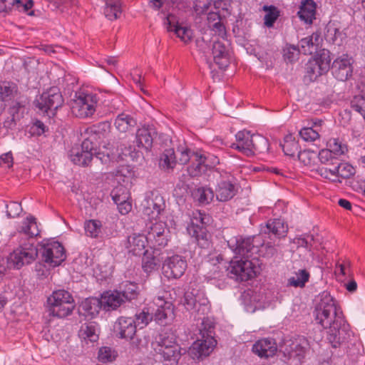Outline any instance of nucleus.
I'll use <instances>...</instances> for the list:
<instances>
[{
	"mask_svg": "<svg viewBox=\"0 0 365 365\" xmlns=\"http://www.w3.org/2000/svg\"><path fill=\"white\" fill-rule=\"evenodd\" d=\"M282 146L284 154L289 156H294L299 150L298 143L291 134L285 136Z\"/></svg>",
	"mask_w": 365,
	"mask_h": 365,
	"instance_id": "48",
	"label": "nucleus"
},
{
	"mask_svg": "<svg viewBox=\"0 0 365 365\" xmlns=\"http://www.w3.org/2000/svg\"><path fill=\"white\" fill-rule=\"evenodd\" d=\"M165 202L160 195H156L146 200L143 207V213L150 219H156L164 210Z\"/></svg>",
	"mask_w": 365,
	"mask_h": 365,
	"instance_id": "20",
	"label": "nucleus"
},
{
	"mask_svg": "<svg viewBox=\"0 0 365 365\" xmlns=\"http://www.w3.org/2000/svg\"><path fill=\"white\" fill-rule=\"evenodd\" d=\"M79 336L91 341H96L98 339V329L93 323L84 324L79 331Z\"/></svg>",
	"mask_w": 365,
	"mask_h": 365,
	"instance_id": "45",
	"label": "nucleus"
},
{
	"mask_svg": "<svg viewBox=\"0 0 365 365\" xmlns=\"http://www.w3.org/2000/svg\"><path fill=\"white\" fill-rule=\"evenodd\" d=\"M343 34L336 28H328L326 33V38L327 41L332 42L334 44L340 45L342 42Z\"/></svg>",
	"mask_w": 365,
	"mask_h": 365,
	"instance_id": "62",
	"label": "nucleus"
},
{
	"mask_svg": "<svg viewBox=\"0 0 365 365\" xmlns=\"http://www.w3.org/2000/svg\"><path fill=\"white\" fill-rule=\"evenodd\" d=\"M192 196L200 203L207 204L212 200L214 193L210 188L199 187L192 192Z\"/></svg>",
	"mask_w": 365,
	"mask_h": 365,
	"instance_id": "44",
	"label": "nucleus"
},
{
	"mask_svg": "<svg viewBox=\"0 0 365 365\" xmlns=\"http://www.w3.org/2000/svg\"><path fill=\"white\" fill-rule=\"evenodd\" d=\"M315 319L322 327L331 326L334 319L343 317L342 312L336 307L334 299L328 294L322 296L314 310Z\"/></svg>",
	"mask_w": 365,
	"mask_h": 365,
	"instance_id": "4",
	"label": "nucleus"
},
{
	"mask_svg": "<svg viewBox=\"0 0 365 365\" xmlns=\"http://www.w3.org/2000/svg\"><path fill=\"white\" fill-rule=\"evenodd\" d=\"M174 346H180L177 343L176 336L174 333L171 331H165L160 333L156 336L155 341L153 342V347L154 351L155 349H165L168 347Z\"/></svg>",
	"mask_w": 365,
	"mask_h": 365,
	"instance_id": "27",
	"label": "nucleus"
},
{
	"mask_svg": "<svg viewBox=\"0 0 365 365\" xmlns=\"http://www.w3.org/2000/svg\"><path fill=\"white\" fill-rule=\"evenodd\" d=\"M351 108L359 113L364 117L365 116V97L357 96L354 98L351 103Z\"/></svg>",
	"mask_w": 365,
	"mask_h": 365,
	"instance_id": "64",
	"label": "nucleus"
},
{
	"mask_svg": "<svg viewBox=\"0 0 365 365\" xmlns=\"http://www.w3.org/2000/svg\"><path fill=\"white\" fill-rule=\"evenodd\" d=\"M155 352L164 365H178L182 355L180 346H174L165 349H155Z\"/></svg>",
	"mask_w": 365,
	"mask_h": 365,
	"instance_id": "18",
	"label": "nucleus"
},
{
	"mask_svg": "<svg viewBox=\"0 0 365 365\" xmlns=\"http://www.w3.org/2000/svg\"><path fill=\"white\" fill-rule=\"evenodd\" d=\"M241 258L232 260L227 267L228 275L239 281H247L255 277L259 272V268L253 261Z\"/></svg>",
	"mask_w": 365,
	"mask_h": 365,
	"instance_id": "7",
	"label": "nucleus"
},
{
	"mask_svg": "<svg viewBox=\"0 0 365 365\" xmlns=\"http://www.w3.org/2000/svg\"><path fill=\"white\" fill-rule=\"evenodd\" d=\"M309 272L305 269H299L293 272V275L288 279V285L294 287L302 288L309 281Z\"/></svg>",
	"mask_w": 365,
	"mask_h": 365,
	"instance_id": "37",
	"label": "nucleus"
},
{
	"mask_svg": "<svg viewBox=\"0 0 365 365\" xmlns=\"http://www.w3.org/2000/svg\"><path fill=\"white\" fill-rule=\"evenodd\" d=\"M314 60L318 63V65L321 67V71H324V73L329 70L331 59L329 51L322 50Z\"/></svg>",
	"mask_w": 365,
	"mask_h": 365,
	"instance_id": "54",
	"label": "nucleus"
},
{
	"mask_svg": "<svg viewBox=\"0 0 365 365\" xmlns=\"http://www.w3.org/2000/svg\"><path fill=\"white\" fill-rule=\"evenodd\" d=\"M148 241L147 237L141 235H133L128 237V248L134 255H143L145 251V244Z\"/></svg>",
	"mask_w": 365,
	"mask_h": 365,
	"instance_id": "30",
	"label": "nucleus"
},
{
	"mask_svg": "<svg viewBox=\"0 0 365 365\" xmlns=\"http://www.w3.org/2000/svg\"><path fill=\"white\" fill-rule=\"evenodd\" d=\"M155 135V130L152 126L143 125L138 128L135 134L138 146L149 150L153 145V137Z\"/></svg>",
	"mask_w": 365,
	"mask_h": 365,
	"instance_id": "22",
	"label": "nucleus"
},
{
	"mask_svg": "<svg viewBox=\"0 0 365 365\" xmlns=\"http://www.w3.org/2000/svg\"><path fill=\"white\" fill-rule=\"evenodd\" d=\"M104 1L106 4L105 16L110 21L118 19L122 12L120 2L118 0H104Z\"/></svg>",
	"mask_w": 365,
	"mask_h": 365,
	"instance_id": "36",
	"label": "nucleus"
},
{
	"mask_svg": "<svg viewBox=\"0 0 365 365\" xmlns=\"http://www.w3.org/2000/svg\"><path fill=\"white\" fill-rule=\"evenodd\" d=\"M98 99L96 95L83 92L76 93L71 101V110L73 115L86 118L92 116L96 110Z\"/></svg>",
	"mask_w": 365,
	"mask_h": 365,
	"instance_id": "5",
	"label": "nucleus"
},
{
	"mask_svg": "<svg viewBox=\"0 0 365 365\" xmlns=\"http://www.w3.org/2000/svg\"><path fill=\"white\" fill-rule=\"evenodd\" d=\"M176 164V158L173 149L165 150L160 158L159 165L165 170H173Z\"/></svg>",
	"mask_w": 365,
	"mask_h": 365,
	"instance_id": "41",
	"label": "nucleus"
},
{
	"mask_svg": "<svg viewBox=\"0 0 365 365\" xmlns=\"http://www.w3.org/2000/svg\"><path fill=\"white\" fill-rule=\"evenodd\" d=\"M318 158L321 164L316 168V173L325 179L341 182L339 179H334L337 173V165L339 163L338 157L333 155L327 150H322L318 154Z\"/></svg>",
	"mask_w": 365,
	"mask_h": 365,
	"instance_id": "8",
	"label": "nucleus"
},
{
	"mask_svg": "<svg viewBox=\"0 0 365 365\" xmlns=\"http://www.w3.org/2000/svg\"><path fill=\"white\" fill-rule=\"evenodd\" d=\"M279 352L289 365H300L304 357L305 349L297 342L287 340L279 345Z\"/></svg>",
	"mask_w": 365,
	"mask_h": 365,
	"instance_id": "9",
	"label": "nucleus"
},
{
	"mask_svg": "<svg viewBox=\"0 0 365 365\" xmlns=\"http://www.w3.org/2000/svg\"><path fill=\"white\" fill-rule=\"evenodd\" d=\"M353 67L351 59L346 57L336 59L332 64V72L335 78L339 81H346L352 74Z\"/></svg>",
	"mask_w": 365,
	"mask_h": 365,
	"instance_id": "16",
	"label": "nucleus"
},
{
	"mask_svg": "<svg viewBox=\"0 0 365 365\" xmlns=\"http://www.w3.org/2000/svg\"><path fill=\"white\" fill-rule=\"evenodd\" d=\"M213 59L220 68H226L229 64L230 54L227 45L220 41L213 43L212 47Z\"/></svg>",
	"mask_w": 365,
	"mask_h": 365,
	"instance_id": "19",
	"label": "nucleus"
},
{
	"mask_svg": "<svg viewBox=\"0 0 365 365\" xmlns=\"http://www.w3.org/2000/svg\"><path fill=\"white\" fill-rule=\"evenodd\" d=\"M66 258V250L58 241L47 240V264L52 267L59 266Z\"/></svg>",
	"mask_w": 365,
	"mask_h": 365,
	"instance_id": "13",
	"label": "nucleus"
},
{
	"mask_svg": "<svg viewBox=\"0 0 365 365\" xmlns=\"http://www.w3.org/2000/svg\"><path fill=\"white\" fill-rule=\"evenodd\" d=\"M236 143L231 148L238 150L247 156H252L257 153H264L269 150L268 140L259 134L252 135L250 131H239L236 135Z\"/></svg>",
	"mask_w": 365,
	"mask_h": 365,
	"instance_id": "2",
	"label": "nucleus"
},
{
	"mask_svg": "<svg viewBox=\"0 0 365 365\" xmlns=\"http://www.w3.org/2000/svg\"><path fill=\"white\" fill-rule=\"evenodd\" d=\"M328 145L329 148L327 150L336 157L344 155L348 150L347 146L343 144L338 138L330 139L328 142Z\"/></svg>",
	"mask_w": 365,
	"mask_h": 365,
	"instance_id": "51",
	"label": "nucleus"
},
{
	"mask_svg": "<svg viewBox=\"0 0 365 365\" xmlns=\"http://www.w3.org/2000/svg\"><path fill=\"white\" fill-rule=\"evenodd\" d=\"M307 73L311 79L317 78L318 76H322L324 73V71H321V67L318 65L314 59L309 61L306 66Z\"/></svg>",
	"mask_w": 365,
	"mask_h": 365,
	"instance_id": "63",
	"label": "nucleus"
},
{
	"mask_svg": "<svg viewBox=\"0 0 365 365\" xmlns=\"http://www.w3.org/2000/svg\"><path fill=\"white\" fill-rule=\"evenodd\" d=\"M17 93L16 84L10 81H0V101H9L14 98Z\"/></svg>",
	"mask_w": 365,
	"mask_h": 365,
	"instance_id": "34",
	"label": "nucleus"
},
{
	"mask_svg": "<svg viewBox=\"0 0 365 365\" xmlns=\"http://www.w3.org/2000/svg\"><path fill=\"white\" fill-rule=\"evenodd\" d=\"M71 159L76 165L87 166L93 159V154L85 153L78 148L71 150Z\"/></svg>",
	"mask_w": 365,
	"mask_h": 365,
	"instance_id": "40",
	"label": "nucleus"
},
{
	"mask_svg": "<svg viewBox=\"0 0 365 365\" xmlns=\"http://www.w3.org/2000/svg\"><path fill=\"white\" fill-rule=\"evenodd\" d=\"M120 292L125 302L135 299L138 294L137 284L131 282H127L124 286L123 290Z\"/></svg>",
	"mask_w": 365,
	"mask_h": 365,
	"instance_id": "56",
	"label": "nucleus"
},
{
	"mask_svg": "<svg viewBox=\"0 0 365 365\" xmlns=\"http://www.w3.org/2000/svg\"><path fill=\"white\" fill-rule=\"evenodd\" d=\"M255 240V237H240L234 240H229L227 242L237 255L242 257L243 259H249L254 251L257 252L258 250L257 246L254 245Z\"/></svg>",
	"mask_w": 365,
	"mask_h": 365,
	"instance_id": "11",
	"label": "nucleus"
},
{
	"mask_svg": "<svg viewBox=\"0 0 365 365\" xmlns=\"http://www.w3.org/2000/svg\"><path fill=\"white\" fill-rule=\"evenodd\" d=\"M78 0H47V7L51 10H59L61 13L66 11L68 8L77 6Z\"/></svg>",
	"mask_w": 365,
	"mask_h": 365,
	"instance_id": "42",
	"label": "nucleus"
},
{
	"mask_svg": "<svg viewBox=\"0 0 365 365\" xmlns=\"http://www.w3.org/2000/svg\"><path fill=\"white\" fill-rule=\"evenodd\" d=\"M103 309L106 311L115 310L125 302L120 291H108L101 298Z\"/></svg>",
	"mask_w": 365,
	"mask_h": 365,
	"instance_id": "21",
	"label": "nucleus"
},
{
	"mask_svg": "<svg viewBox=\"0 0 365 365\" xmlns=\"http://www.w3.org/2000/svg\"><path fill=\"white\" fill-rule=\"evenodd\" d=\"M300 50L295 46H287L283 49V56L286 61L292 63L298 58Z\"/></svg>",
	"mask_w": 365,
	"mask_h": 365,
	"instance_id": "59",
	"label": "nucleus"
},
{
	"mask_svg": "<svg viewBox=\"0 0 365 365\" xmlns=\"http://www.w3.org/2000/svg\"><path fill=\"white\" fill-rule=\"evenodd\" d=\"M137 125L136 120L130 115L122 113L118 115L114 125L120 133H126Z\"/></svg>",
	"mask_w": 365,
	"mask_h": 365,
	"instance_id": "28",
	"label": "nucleus"
},
{
	"mask_svg": "<svg viewBox=\"0 0 365 365\" xmlns=\"http://www.w3.org/2000/svg\"><path fill=\"white\" fill-rule=\"evenodd\" d=\"M187 268L186 261L179 255L168 257L165 261L163 269L168 278H180L184 274Z\"/></svg>",
	"mask_w": 365,
	"mask_h": 365,
	"instance_id": "12",
	"label": "nucleus"
},
{
	"mask_svg": "<svg viewBox=\"0 0 365 365\" xmlns=\"http://www.w3.org/2000/svg\"><path fill=\"white\" fill-rule=\"evenodd\" d=\"M200 336L190 347L189 355L194 360H202L213 351L217 341L215 339L214 324L208 318H204L199 328Z\"/></svg>",
	"mask_w": 365,
	"mask_h": 365,
	"instance_id": "1",
	"label": "nucleus"
},
{
	"mask_svg": "<svg viewBox=\"0 0 365 365\" xmlns=\"http://www.w3.org/2000/svg\"><path fill=\"white\" fill-rule=\"evenodd\" d=\"M38 247L28 243L20 245L14 250L7 258L9 268L20 269L26 264H31L38 256Z\"/></svg>",
	"mask_w": 365,
	"mask_h": 365,
	"instance_id": "6",
	"label": "nucleus"
},
{
	"mask_svg": "<svg viewBox=\"0 0 365 365\" xmlns=\"http://www.w3.org/2000/svg\"><path fill=\"white\" fill-rule=\"evenodd\" d=\"M195 157L196 163H193L189 166L187 169L188 174L191 177H195L201 175L202 173L206 170V165H205V157L202 155H198L197 153H193Z\"/></svg>",
	"mask_w": 365,
	"mask_h": 365,
	"instance_id": "43",
	"label": "nucleus"
},
{
	"mask_svg": "<svg viewBox=\"0 0 365 365\" xmlns=\"http://www.w3.org/2000/svg\"><path fill=\"white\" fill-rule=\"evenodd\" d=\"M328 328L329 329L328 339L334 348L348 341L351 336L349 326L344 319V316L341 317L339 316L334 319L331 326Z\"/></svg>",
	"mask_w": 365,
	"mask_h": 365,
	"instance_id": "10",
	"label": "nucleus"
},
{
	"mask_svg": "<svg viewBox=\"0 0 365 365\" xmlns=\"http://www.w3.org/2000/svg\"><path fill=\"white\" fill-rule=\"evenodd\" d=\"M21 234L25 235L29 238H34L38 235L39 230L36 221V218L32 216L27 217L21 223L19 228Z\"/></svg>",
	"mask_w": 365,
	"mask_h": 365,
	"instance_id": "32",
	"label": "nucleus"
},
{
	"mask_svg": "<svg viewBox=\"0 0 365 365\" xmlns=\"http://www.w3.org/2000/svg\"><path fill=\"white\" fill-rule=\"evenodd\" d=\"M215 192L217 200L226 202L235 195L237 190L230 181H222L218 184Z\"/></svg>",
	"mask_w": 365,
	"mask_h": 365,
	"instance_id": "26",
	"label": "nucleus"
},
{
	"mask_svg": "<svg viewBox=\"0 0 365 365\" xmlns=\"http://www.w3.org/2000/svg\"><path fill=\"white\" fill-rule=\"evenodd\" d=\"M355 174V169L350 164L346 163H340L337 165V173L334 179L349 178Z\"/></svg>",
	"mask_w": 365,
	"mask_h": 365,
	"instance_id": "55",
	"label": "nucleus"
},
{
	"mask_svg": "<svg viewBox=\"0 0 365 365\" xmlns=\"http://www.w3.org/2000/svg\"><path fill=\"white\" fill-rule=\"evenodd\" d=\"M43 241L44 240L39 244L38 248V255H40L41 260L36 263L35 266V272L39 279L44 278L46 270V243H44Z\"/></svg>",
	"mask_w": 365,
	"mask_h": 365,
	"instance_id": "46",
	"label": "nucleus"
},
{
	"mask_svg": "<svg viewBox=\"0 0 365 365\" xmlns=\"http://www.w3.org/2000/svg\"><path fill=\"white\" fill-rule=\"evenodd\" d=\"M86 131L96 135L99 138L106 137L110 131V123L108 121L101 122L87 128Z\"/></svg>",
	"mask_w": 365,
	"mask_h": 365,
	"instance_id": "50",
	"label": "nucleus"
},
{
	"mask_svg": "<svg viewBox=\"0 0 365 365\" xmlns=\"http://www.w3.org/2000/svg\"><path fill=\"white\" fill-rule=\"evenodd\" d=\"M73 299L71 295L65 290H58L53 292V294L47 297V305L58 304L65 302H70Z\"/></svg>",
	"mask_w": 365,
	"mask_h": 365,
	"instance_id": "47",
	"label": "nucleus"
},
{
	"mask_svg": "<svg viewBox=\"0 0 365 365\" xmlns=\"http://www.w3.org/2000/svg\"><path fill=\"white\" fill-rule=\"evenodd\" d=\"M81 312L86 316L94 317L96 316L101 308H103L101 299L96 297H91L86 299L80 305Z\"/></svg>",
	"mask_w": 365,
	"mask_h": 365,
	"instance_id": "29",
	"label": "nucleus"
},
{
	"mask_svg": "<svg viewBox=\"0 0 365 365\" xmlns=\"http://www.w3.org/2000/svg\"><path fill=\"white\" fill-rule=\"evenodd\" d=\"M277 346L272 339L258 340L252 346V351L261 358L273 356L277 351Z\"/></svg>",
	"mask_w": 365,
	"mask_h": 365,
	"instance_id": "17",
	"label": "nucleus"
},
{
	"mask_svg": "<svg viewBox=\"0 0 365 365\" xmlns=\"http://www.w3.org/2000/svg\"><path fill=\"white\" fill-rule=\"evenodd\" d=\"M64 100L60 89L57 86L51 87L47 89V110H50L53 116L55 110H57L63 104ZM47 115L50 117L48 111Z\"/></svg>",
	"mask_w": 365,
	"mask_h": 365,
	"instance_id": "23",
	"label": "nucleus"
},
{
	"mask_svg": "<svg viewBox=\"0 0 365 365\" xmlns=\"http://www.w3.org/2000/svg\"><path fill=\"white\" fill-rule=\"evenodd\" d=\"M81 150L85 153H90L91 154H93V155H95L96 158L101 160L103 163H106L110 160V158H113L115 155L113 152H106V153L101 152L96 153L93 143L88 138L83 141Z\"/></svg>",
	"mask_w": 365,
	"mask_h": 365,
	"instance_id": "33",
	"label": "nucleus"
},
{
	"mask_svg": "<svg viewBox=\"0 0 365 365\" xmlns=\"http://www.w3.org/2000/svg\"><path fill=\"white\" fill-rule=\"evenodd\" d=\"M318 155L314 151L304 150L298 153V158L304 165L311 166L313 165Z\"/></svg>",
	"mask_w": 365,
	"mask_h": 365,
	"instance_id": "58",
	"label": "nucleus"
},
{
	"mask_svg": "<svg viewBox=\"0 0 365 365\" xmlns=\"http://www.w3.org/2000/svg\"><path fill=\"white\" fill-rule=\"evenodd\" d=\"M322 120H318L314 123L313 127H307L302 128L299 131L300 136L305 141H314L319 138V132L321 131L319 128L321 126Z\"/></svg>",
	"mask_w": 365,
	"mask_h": 365,
	"instance_id": "38",
	"label": "nucleus"
},
{
	"mask_svg": "<svg viewBox=\"0 0 365 365\" xmlns=\"http://www.w3.org/2000/svg\"><path fill=\"white\" fill-rule=\"evenodd\" d=\"M63 53V49L59 46H47V56H49L52 58L51 62L56 66H59L61 59L58 57L62 56Z\"/></svg>",
	"mask_w": 365,
	"mask_h": 365,
	"instance_id": "57",
	"label": "nucleus"
},
{
	"mask_svg": "<svg viewBox=\"0 0 365 365\" xmlns=\"http://www.w3.org/2000/svg\"><path fill=\"white\" fill-rule=\"evenodd\" d=\"M262 10L266 13L264 16V24L267 28H272L274 22L280 16V11L274 6L264 5Z\"/></svg>",
	"mask_w": 365,
	"mask_h": 365,
	"instance_id": "39",
	"label": "nucleus"
},
{
	"mask_svg": "<svg viewBox=\"0 0 365 365\" xmlns=\"http://www.w3.org/2000/svg\"><path fill=\"white\" fill-rule=\"evenodd\" d=\"M44 123L38 120H33L31 123L28 126V132L31 136H39L45 132Z\"/></svg>",
	"mask_w": 365,
	"mask_h": 365,
	"instance_id": "60",
	"label": "nucleus"
},
{
	"mask_svg": "<svg viewBox=\"0 0 365 365\" xmlns=\"http://www.w3.org/2000/svg\"><path fill=\"white\" fill-rule=\"evenodd\" d=\"M102 224L99 220H90L85 222V230L87 236L91 237H98L101 230Z\"/></svg>",
	"mask_w": 365,
	"mask_h": 365,
	"instance_id": "53",
	"label": "nucleus"
},
{
	"mask_svg": "<svg viewBox=\"0 0 365 365\" xmlns=\"http://www.w3.org/2000/svg\"><path fill=\"white\" fill-rule=\"evenodd\" d=\"M301 51L305 54H312L317 51L316 43H314L312 37H306L300 41Z\"/></svg>",
	"mask_w": 365,
	"mask_h": 365,
	"instance_id": "61",
	"label": "nucleus"
},
{
	"mask_svg": "<svg viewBox=\"0 0 365 365\" xmlns=\"http://www.w3.org/2000/svg\"><path fill=\"white\" fill-rule=\"evenodd\" d=\"M165 231L166 227L165 223L162 222L153 223L148 227L147 239L149 241H153V238L165 234Z\"/></svg>",
	"mask_w": 365,
	"mask_h": 365,
	"instance_id": "52",
	"label": "nucleus"
},
{
	"mask_svg": "<svg viewBox=\"0 0 365 365\" xmlns=\"http://www.w3.org/2000/svg\"><path fill=\"white\" fill-rule=\"evenodd\" d=\"M316 13V4L313 0H304L302 2L298 16L306 23L312 24Z\"/></svg>",
	"mask_w": 365,
	"mask_h": 365,
	"instance_id": "31",
	"label": "nucleus"
},
{
	"mask_svg": "<svg viewBox=\"0 0 365 365\" xmlns=\"http://www.w3.org/2000/svg\"><path fill=\"white\" fill-rule=\"evenodd\" d=\"M143 267L147 272L157 269L160 266V259L152 255L148 250L143 254Z\"/></svg>",
	"mask_w": 365,
	"mask_h": 365,
	"instance_id": "49",
	"label": "nucleus"
},
{
	"mask_svg": "<svg viewBox=\"0 0 365 365\" xmlns=\"http://www.w3.org/2000/svg\"><path fill=\"white\" fill-rule=\"evenodd\" d=\"M264 234H273L274 235L280 237L284 236L287 232V227L284 225V222L279 219H275L272 221H268L266 226L262 230Z\"/></svg>",
	"mask_w": 365,
	"mask_h": 365,
	"instance_id": "35",
	"label": "nucleus"
},
{
	"mask_svg": "<svg viewBox=\"0 0 365 365\" xmlns=\"http://www.w3.org/2000/svg\"><path fill=\"white\" fill-rule=\"evenodd\" d=\"M168 31H173L185 43H188L192 39V31L179 24L178 18L173 14H168L164 21Z\"/></svg>",
	"mask_w": 365,
	"mask_h": 365,
	"instance_id": "14",
	"label": "nucleus"
},
{
	"mask_svg": "<svg viewBox=\"0 0 365 365\" xmlns=\"http://www.w3.org/2000/svg\"><path fill=\"white\" fill-rule=\"evenodd\" d=\"M113 331L116 336L130 340L131 345L137 349L145 347L150 342L148 336L137 333L136 322L130 317L118 318L114 324Z\"/></svg>",
	"mask_w": 365,
	"mask_h": 365,
	"instance_id": "3",
	"label": "nucleus"
},
{
	"mask_svg": "<svg viewBox=\"0 0 365 365\" xmlns=\"http://www.w3.org/2000/svg\"><path fill=\"white\" fill-rule=\"evenodd\" d=\"M158 308L153 314V319L160 324H167L175 318L174 309L171 302H165L161 298H158Z\"/></svg>",
	"mask_w": 365,
	"mask_h": 365,
	"instance_id": "15",
	"label": "nucleus"
},
{
	"mask_svg": "<svg viewBox=\"0 0 365 365\" xmlns=\"http://www.w3.org/2000/svg\"><path fill=\"white\" fill-rule=\"evenodd\" d=\"M188 232L192 237L195 238V242L201 248H207L210 245V235L204 226L195 225L192 222V225L188 228Z\"/></svg>",
	"mask_w": 365,
	"mask_h": 365,
	"instance_id": "24",
	"label": "nucleus"
},
{
	"mask_svg": "<svg viewBox=\"0 0 365 365\" xmlns=\"http://www.w3.org/2000/svg\"><path fill=\"white\" fill-rule=\"evenodd\" d=\"M75 308L73 299L70 302H65L58 304L47 305V312L49 316L58 318H64L70 315Z\"/></svg>",
	"mask_w": 365,
	"mask_h": 365,
	"instance_id": "25",
	"label": "nucleus"
}]
</instances>
